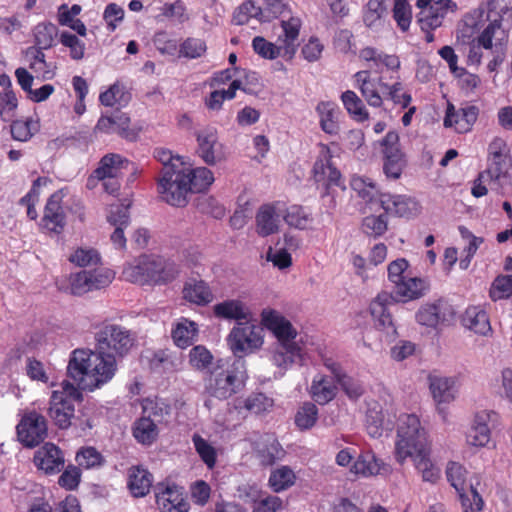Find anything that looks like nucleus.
<instances>
[{
  "instance_id": "7",
  "label": "nucleus",
  "mask_w": 512,
  "mask_h": 512,
  "mask_svg": "<svg viewBox=\"0 0 512 512\" xmlns=\"http://www.w3.org/2000/svg\"><path fill=\"white\" fill-rule=\"evenodd\" d=\"M228 345L235 356L251 353L263 345V329L249 320L235 325L228 337Z\"/></svg>"
},
{
  "instance_id": "26",
  "label": "nucleus",
  "mask_w": 512,
  "mask_h": 512,
  "mask_svg": "<svg viewBox=\"0 0 512 512\" xmlns=\"http://www.w3.org/2000/svg\"><path fill=\"white\" fill-rule=\"evenodd\" d=\"M429 388L438 405L448 404L456 398V381L452 377L430 376Z\"/></svg>"
},
{
  "instance_id": "48",
  "label": "nucleus",
  "mask_w": 512,
  "mask_h": 512,
  "mask_svg": "<svg viewBox=\"0 0 512 512\" xmlns=\"http://www.w3.org/2000/svg\"><path fill=\"white\" fill-rule=\"evenodd\" d=\"M341 100L347 112L357 121H365L369 118L368 112L362 100L354 91L347 90L341 95Z\"/></svg>"
},
{
  "instance_id": "55",
  "label": "nucleus",
  "mask_w": 512,
  "mask_h": 512,
  "mask_svg": "<svg viewBox=\"0 0 512 512\" xmlns=\"http://www.w3.org/2000/svg\"><path fill=\"white\" fill-rule=\"evenodd\" d=\"M213 355L203 345L194 346L189 352V364L198 371L207 369L212 363Z\"/></svg>"
},
{
  "instance_id": "14",
  "label": "nucleus",
  "mask_w": 512,
  "mask_h": 512,
  "mask_svg": "<svg viewBox=\"0 0 512 512\" xmlns=\"http://www.w3.org/2000/svg\"><path fill=\"white\" fill-rule=\"evenodd\" d=\"M314 179L322 183L329 193L332 186L342 187V178L339 170L332 163V155L327 146H321L318 158L313 167Z\"/></svg>"
},
{
  "instance_id": "17",
  "label": "nucleus",
  "mask_w": 512,
  "mask_h": 512,
  "mask_svg": "<svg viewBox=\"0 0 512 512\" xmlns=\"http://www.w3.org/2000/svg\"><path fill=\"white\" fill-rule=\"evenodd\" d=\"M64 194L58 190L50 196L44 210L42 226L50 233L61 234L64 230Z\"/></svg>"
},
{
  "instance_id": "47",
  "label": "nucleus",
  "mask_w": 512,
  "mask_h": 512,
  "mask_svg": "<svg viewBox=\"0 0 512 512\" xmlns=\"http://www.w3.org/2000/svg\"><path fill=\"white\" fill-rule=\"evenodd\" d=\"M39 128V121L32 117L16 120L11 124V135L17 141L26 142L38 132Z\"/></svg>"
},
{
  "instance_id": "44",
  "label": "nucleus",
  "mask_w": 512,
  "mask_h": 512,
  "mask_svg": "<svg viewBox=\"0 0 512 512\" xmlns=\"http://www.w3.org/2000/svg\"><path fill=\"white\" fill-rule=\"evenodd\" d=\"M295 481L294 471L283 465L271 471L268 483L274 492L279 493L293 486Z\"/></svg>"
},
{
  "instance_id": "28",
  "label": "nucleus",
  "mask_w": 512,
  "mask_h": 512,
  "mask_svg": "<svg viewBox=\"0 0 512 512\" xmlns=\"http://www.w3.org/2000/svg\"><path fill=\"white\" fill-rule=\"evenodd\" d=\"M213 313L217 318L226 320H245L252 318L250 309L238 299L225 300L213 306Z\"/></svg>"
},
{
  "instance_id": "50",
  "label": "nucleus",
  "mask_w": 512,
  "mask_h": 512,
  "mask_svg": "<svg viewBox=\"0 0 512 512\" xmlns=\"http://www.w3.org/2000/svg\"><path fill=\"white\" fill-rule=\"evenodd\" d=\"M192 442L201 460L209 469L214 468L217 459L216 449L199 434L192 436Z\"/></svg>"
},
{
  "instance_id": "19",
  "label": "nucleus",
  "mask_w": 512,
  "mask_h": 512,
  "mask_svg": "<svg viewBox=\"0 0 512 512\" xmlns=\"http://www.w3.org/2000/svg\"><path fill=\"white\" fill-rule=\"evenodd\" d=\"M34 464L46 474H55L61 471L64 463L61 449L53 443L47 442L34 454Z\"/></svg>"
},
{
  "instance_id": "16",
  "label": "nucleus",
  "mask_w": 512,
  "mask_h": 512,
  "mask_svg": "<svg viewBox=\"0 0 512 512\" xmlns=\"http://www.w3.org/2000/svg\"><path fill=\"white\" fill-rule=\"evenodd\" d=\"M262 321L266 328L276 337L277 344H297V330L292 323L275 310L263 311Z\"/></svg>"
},
{
  "instance_id": "39",
  "label": "nucleus",
  "mask_w": 512,
  "mask_h": 512,
  "mask_svg": "<svg viewBox=\"0 0 512 512\" xmlns=\"http://www.w3.org/2000/svg\"><path fill=\"white\" fill-rule=\"evenodd\" d=\"M143 416L152 419L157 425L167 422L171 406L163 399L160 398H147L142 402Z\"/></svg>"
},
{
  "instance_id": "15",
  "label": "nucleus",
  "mask_w": 512,
  "mask_h": 512,
  "mask_svg": "<svg viewBox=\"0 0 512 512\" xmlns=\"http://www.w3.org/2000/svg\"><path fill=\"white\" fill-rule=\"evenodd\" d=\"M197 154L208 165H214L222 156V145L217 129L211 126L196 132Z\"/></svg>"
},
{
  "instance_id": "64",
  "label": "nucleus",
  "mask_w": 512,
  "mask_h": 512,
  "mask_svg": "<svg viewBox=\"0 0 512 512\" xmlns=\"http://www.w3.org/2000/svg\"><path fill=\"white\" fill-rule=\"evenodd\" d=\"M36 47L40 49L50 48L56 36V28L53 24H38L34 30Z\"/></svg>"
},
{
  "instance_id": "6",
  "label": "nucleus",
  "mask_w": 512,
  "mask_h": 512,
  "mask_svg": "<svg viewBox=\"0 0 512 512\" xmlns=\"http://www.w3.org/2000/svg\"><path fill=\"white\" fill-rule=\"evenodd\" d=\"M96 349L103 354L123 356L134 344L130 331L117 324L103 325L95 334Z\"/></svg>"
},
{
  "instance_id": "23",
  "label": "nucleus",
  "mask_w": 512,
  "mask_h": 512,
  "mask_svg": "<svg viewBox=\"0 0 512 512\" xmlns=\"http://www.w3.org/2000/svg\"><path fill=\"white\" fill-rule=\"evenodd\" d=\"M255 454L261 465L272 466L284 458L285 450L274 435L266 434L256 442Z\"/></svg>"
},
{
  "instance_id": "46",
  "label": "nucleus",
  "mask_w": 512,
  "mask_h": 512,
  "mask_svg": "<svg viewBox=\"0 0 512 512\" xmlns=\"http://www.w3.org/2000/svg\"><path fill=\"white\" fill-rule=\"evenodd\" d=\"M101 259L99 251L89 246L77 247L68 257L69 262L78 267L96 266L101 263Z\"/></svg>"
},
{
  "instance_id": "3",
  "label": "nucleus",
  "mask_w": 512,
  "mask_h": 512,
  "mask_svg": "<svg viewBox=\"0 0 512 512\" xmlns=\"http://www.w3.org/2000/svg\"><path fill=\"white\" fill-rule=\"evenodd\" d=\"M179 269L168 259L155 255H142L127 264L122 272L125 280L140 285L167 283L175 279Z\"/></svg>"
},
{
  "instance_id": "11",
  "label": "nucleus",
  "mask_w": 512,
  "mask_h": 512,
  "mask_svg": "<svg viewBox=\"0 0 512 512\" xmlns=\"http://www.w3.org/2000/svg\"><path fill=\"white\" fill-rule=\"evenodd\" d=\"M381 146L384 154V174L393 180L400 178L406 162L400 150L398 133L389 131L382 139Z\"/></svg>"
},
{
  "instance_id": "60",
  "label": "nucleus",
  "mask_w": 512,
  "mask_h": 512,
  "mask_svg": "<svg viewBox=\"0 0 512 512\" xmlns=\"http://www.w3.org/2000/svg\"><path fill=\"white\" fill-rule=\"evenodd\" d=\"M393 17L402 31L409 29L412 12L407 0H394Z\"/></svg>"
},
{
  "instance_id": "10",
  "label": "nucleus",
  "mask_w": 512,
  "mask_h": 512,
  "mask_svg": "<svg viewBox=\"0 0 512 512\" xmlns=\"http://www.w3.org/2000/svg\"><path fill=\"white\" fill-rule=\"evenodd\" d=\"M16 430L19 442L27 448H33L46 438L47 423L44 416L36 411H30L22 416Z\"/></svg>"
},
{
  "instance_id": "49",
  "label": "nucleus",
  "mask_w": 512,
  "mask_h": 512,
  "mask_svg": "<svg viewBox=\"0 0 512 512\" xmlns=\"http://www.w3.org/2000/svg\"><path fill=\"white\" fill-rule=\"evenodd\" d=\"M155 158L162 163V175L166 172L174 173L179 170L187 169V164L178 155H173L172 151L164 148H157L154 151Z\"/></svg>"
},
{
  "instance_id": "42",
  "label": "nucleus",
  "mask_w": 512,
  "mask_h": 512,
  "mask_svg": "<svg viewBox=\"0 0 512 512\" xmlns=\"http://www.w3.org/2000/svg\"><path fill=\"white\" fill-rule=\"evenodd\" d=\"M185 175L188 176L191 192H203L207 190L214 182L212 171L206 167L190 169L189 165H187Z\"/></svg>"
},
{
  "instance_id": "61",
  "label": "nucleus",
  "mask_w": 512,
  "mask_h": 512,
  "mask_svg": "<svg viewBox=\"0 0 512 512\" xmlns=\"http://www.w3.org/2000/svg\"><path fill=\"white\" fill-rule=\"evenodd\" d=\"M261 14V8L256 6L253 1L248 0L240 5L234 12L233 22L236 25H244L248 23L251 18H258Z\"/></svg>"
},
{
  "instance_id": "58",
  "label": "nucleus",
  "mask_w": 512,
  "mask_h": 512,
  "mask_svg": "<svg viewBox=\"0 0 512 512\" xmlns=\"http://www.w3.org/2000/svg\"><path fill=\"white\" fill-rule=\"evenodd\" d=\"M512 295V276H498L492 283L490 288V297L497 301L508 298Z\"/></svg>"
},
{
  "instance_id": "9",
  "label": "nucleus",
  "mask_w": 512,
  "mask_h": 512,
  "mask_svg": "<svg viewBox=\"0 0 512 512\" xmlns=\"http://www.w3.org/2000/svg\"><path fill=\"white\" fill-rule=\"evenodd\" d=\"M447 479L459 493L464 512H479L483 508V500L477 490L471 485L469 495L464 493L466 470L457 463L450 462L446 469Z\"/></svg>"
},
{
  "instance_id": "20",
  "label": "nucleus",
  "mask_w": 512,
  "mask_h": 512,
  "mask_svg": "<svg viewBox=\"0 0 512 512\" xmlns=\"http://www.w3.org/2000/svg\"><path fill=\"white\" fill-rule=\"evenodd\" d=\"M280 217L279 203L261 205L255 216L257 234L267 237L277 233L280 228Z\"/></svg>"
},
{
  "instance_id": "37",
  "label": "nucleus",
  "mask_w": 512,
  "mask_h": 512,
  "mask_svg": "<svg viewBox=\"0 0 512 512\" xmlns=\"http://www.w3.org/2000/svg\"><path fill=\"white\" fill-rule=\"evenodd\" d=\"M156 503L161 512H188L189 508L181 494L171 488L157 493Z\"/></svg>"
},
{
  "instance_id": "22",
  "label": "nucleus",
  "mask_w": 512,
  "mask_h": 512,
  "mask_svg": "<svg viewBox=\"0 0 512 512\" xmlns=\"http://www.w3.org/2000/svg\"><path fill=\"white\" fill-rule=\"evenodd\" d=\"M303 360V349L297 344H277L272 350L271 361L280 372V376L290 369L294 364Z\"/></svg>"
},
{
  "instance_id": "57",
  "label": "nucleus",
  "mask_w": 512,
  "mask_h": 512,
  "mask_svg": "<svg viewBox=\"0 0 512 512\" xmlns=\"http://www.w3.org/2000/svg\"><path fill=\"white\" fill-rule=\"evenodd\" d=\"M273 406V399L263 393H256L244 400V408L251 413L261 414L269 411Z\"/></svg>"
},
{
  "instance_id": "59",
  "label": "nucleus",
  "mask_w": 512,
  "mask_h": 512,
  "mask_svg": "<svg viewBox=\"0 0 512 512\" xmlns=\"http://www.w3.org/2000/svg\"><path fill=\"white\" fill-rule=\"evenodd\" d=\"M362 229L369 236H381L387 230V218L384 214L367 216L363 219Z\"/></svg>"
},
{
  "instance_id": "24",
  "label": "nucleus",
  "mask_w": 512,
  "mask_h": 512,
  "mask_svg": "<svg viewBox=\"0 0 512 512\" xmlns=\"http://www.w3.org/2000/svg\"><path fill=\"white\" fill-rule=\"evenodd\" d=\"M452 315L451 308L443 301L425 304L416 313V320L420 325L436 328L439 324L448 320Z\"/></svg>"
},
{
  "instance_id": "53",
  "label": "nucleus",
  "mask_w": 512,
  "mask_h": 512,
  "mask_svg": "<svg viewBox=\"0 0 512 512\" xmlns=\"http://www.w3.org/2000/svg\"><path fill=\"white\" fill-rule=\"evenodd\" d=\"M318 418V409L311 402L304 403L295 416V424L301 430H307L313 427Z\"/></svg>"
},
{
  "instance_id": "12",
  "label": "nucleus",
  "mask_w": 512,
  "mask_h": 512,
  "mask_svg": "<svg viewBox=\"0 0 512 512\" xmlns=\"http://www.w3.org/2000/svg\"><path fill=\"white\" fill-rule=\"evenodd\" d=\"M498 415L491 410H482L474 415L466 433V442L473 447H485L491 440V429L497 422Z\"/></svg>"
},
{
  "instance_id": "13",
  "label": "nucleus",
  "mask_w": 512,
  "mask_h": 512,
  "mask_svg": "<svg viewBox=\"0 0 512 512\" xmlns=\"http://www.w3.org/2000/svg\"><path fill=\"white\" fill-rule=\"evenodd\" d=\"M393 302L392 294L382 292L370 304V311L373 317L374 326L382 331L386 340H391L396 335V328L388 306Z\"/></svg>"
},
{
  "instance_id": "52",
  "label": "nucleus",
  "mask_w": 512,
  "mask_h": 512,
  "mask_svg": "<svg viewBox=\"0 0 512 512\" xmlns=\"http://www.w3.org/2000/svg\"><path fill=\"white\" fill-rule=\"evenodd\" d=\"M61 389L54 390L50 398L48 413L59 427L64 425V383Z\"/></svg>"
},
{
  "instance_id": "8",
  "label": "nucleus",
  "mask_w": 512,
  "mask_h": 512,
  "mask_svg": "<svg viewBox=\"0 0 512 512\" xmlns=\"http://www.w3.org/2000/svg\"><path fill=\"white\" fill-rule=\"evenodd\" d=\"M187 169L174 173L166 172L159 179L158 190L162 199L172 206L183 207L187 203V195L190 190Z\"/></svg>"
},
{
  "instance_id": "1",
  "label": "nucleus",
  "mask_w": 512,
  "mask_h": 512,
  "mask_svg": "<svg viewBox=\"0 0 512 512\" xmlns=\"http://www.w3.org/2000/svg\"><path fill=\"white\" fill-rule=\"evenodd\" d=\"M67 371L83 389L93 391L113 378L116 360L112 354L76 349L69 360Z\"/></svg>"
},
{
  "instance_id": "38",
  "label": "nucleus",
  "mask_w": 512,
  "mask_h": 512,
  "mask_svg": "<svg viewBox=\"0 0 512 512\" xmlns=\"http://www.w3.org/2000/svg\"><path fill=\"white\" fill-rule=\"evenodd\" d=\"M352 472L362 476H372L380 474L386 470L384 462L377 459L376 456L368 451L357 458L352 466Z\"/></svg>"
},
{
  "instance_id": "25",
  "label": "nucleus",
  "mask_w": 512,
  "mask_h": 512,
  "mask_svg": "<svg viewBox=\"0 0 512 512\" xmlns=\"http://www.w3.org/2000/svg\"><path fill=\"white\" fill-rule=\"evenodd\" d=\"M380 203L386 213L399 217H411L419 212L418 203L414 199L402 195H381Z\"/></svg>"
},
{
  "instance_id": "43",
  "label": "nucleus",
  "mask_w": 512,
  "mask_h": 512,
  "mask_svg": "<svg viewBox=\"0 0 512 512\" xmlns=\"http://www.w3.org/2000/svg\"><path fill=\"white\" fill-rule=\"evenodd\" d=\"M505 40L506 34L500 19L492 20L478 37L479 44L485 49H492L496 43L499 45Z\"/></svg>"
},
{
  "instance_id": "21",
  "label": "nucleus",
  "mask_w": 512,
  "mask_h": 512,
  "mask_svg": "<svg viewBox=\"0 0 512 512\" xmlns=\"http://www.w3.org/2000/svg\"><path fill=\"white\" fill-rule=\"evenodd\" d=\"M130 118L121 111H116L110 116L99 118L96 129L107 134H118L122 138L134 140L137 134L129 128Z\"/></svg>"
},
{
  "instance_id": "2",
  "label": "nucleus",
  "mask_w": 512,
  "mask_h": 512,
  "mask_svg": "<svg viewBox=\"0 0 512 512\" xmlns=\"http://www.w3.org/2000/svg\"><path fill=\"white\" fill-rule=\"evenodd\" d=\"M248 378L246 361L242 356L231 363L219 361L205 383L206 392L219 400H226L239 393Z\"/></svg>"
},
{
  "instance_id": "32",
  "label": "nucleus",
  "mask_w": 512,
  "mask_h": 512,
  "mask_svg": "<svg viewBox=\"0 0 512 512\" xmlns=\"http://www.w3.org/2000/svg\"><path fill=\"white\" fill-rule=\"evenodd\" d=\"M463 325L471 331L480 335H487L491 326L487 313L480 307L472 306L466 309L463 318Z\"/></svg>"
},
{
  "instance_id": "30",
  "label": "nucleus",
  "mask_w": 512,
  "mask_h": 512,
  "mask_svg": "<svg viewBox=\"0 0 512 512\" xmlns=\"http://www.w3.org/2000/svg\"><path fill=\"white\" fill-rule=\"evenodd\" d=\"M395 416L385 415L381 410L371 408L366 414V429L372 438H380L384 433L392 431Z\"/></svg>"
},
{
  "instance_id": "35",
  "label": "nucleus",
  "mask_w": 512,
  "mask_h": 512,
  "mask_svg": "<svg viewBox=\"0 0 512 512\" xmlns=\"http://www.w3.org/2000/svg\"><path fill=\"white\" fill-rule=\"evenodd\" d=\"M198 326L195 322L181 318L172 330V338L179 348H187L196 340Z\"/></svg>"
},
{
  "instance_id": "56",
  "label": "nucleus",
  "mask_w": 512,
  "mask_h": 512,
  "mask_svg": "<svg viewBox=\"0 0 512 512\" xmlns=\"http://www.w3.org/2000/svg\"><path fill=\"white\" fill-rule=\"evenodd\" d=\"M70 292L76 296H82L91 290L90 272L82 270L72 273L69 277Z\"/></svg>"
},
{
  "instance_id": "41",
  "label": "nucleus",
  "mask_w": 512,
  "mask_h": 512,
  "mask_svg": "<svg viewBox=\"0 0 512 512\" xmlns=\"http://www.w3.org/2000/svg\"><path fill=\"white\" fill-rule=\"evenodd\" d=\"M124 164H127V161L121 155L107 154L100 160L98 168L94 171L95 176L100 180L116 178Z\"/></svg>"
},
{
  "instance_id": "27",
  "label": "nucleus",
  "mask_w": 512,
  "mask_h": 512,
  "mask_svg": "<svg viewBox=\"0 0 512 512\" xmlns=\"http://www.w3.org/2000/svg\"><path fill=\"white\" fill-rule=\"evenodd\" d=\"M451 0H438L429 7H424L418 14L422 30H433L441 26Z\"/></svg>"
},
{
  "instance_id": "40",
  "label": "nucleus",
  "mask_w": 512,
  "mask_h": 512,
  "mask_svg": "<svg viewBox=\"0 0 512 512\" xmlns=\"http://www.w3.org/2000/svg\"><path fill=\"white\" fill-rule=\"evenodd\" d=\"M429 453L428 446L423 448V451H416L409 458L413 459L415 467L421 473L423 480L434 483L439 479L440 471L430 460Z\"/></svg>"
},
{
  "instance_id": "54",
  "label": "nucleus",
  "mask_w": 512,
  "mask_h": 512,
  "mask_svg": "<svg viewBox=\"0 0 512 512\" xmlns=\"http://www.w3.org/2000/svg\"><path fill=\"white\" fill-rule=\"evenodd\" d=\"M130 205V202L111 204L107 214V221L112 226L127 227L130 223Z\"/></svg>"
},
{
  "instance_id": "4",
  "label": "nucleus",
  "mask_w": 512,
  "mask_h": 512,
  "mask_svg": "<svg viewBox=\"0 0 512 512\" xmlns=\"http://www.w3.org/2000/svg\"><path fill=\"white\" fill-rule=\"evenodd\" d=\"M428 446L427 433L418 416L401 414L397 419L396 460L402 464L416 451H423Z\"/></svg>"
},
{
  "instance_id": "36",
  "label": "nucleus",
  "mask_w": 512,
  "mask_h": 512,
  "mask_svg": "<svg viewBox=\"0 0 512 512\" xmlns=\"http://www.w3.org/2000/svg\"><path fill=\"white\" fill-rule=\"evenodd\" d=\"M316 112L320 118V126L322 130L330 135L337 134L339 131L338 110L335 103L330 101H322L318 103Z\"/></svg>"
},
{
  "instance_id": "45",
  "label": "nucleus",
  "mask_w": 512,
  "mask_h": 512,
  "mask_svg": "<svg viewBox=\"0 0 512 512\" xmlns=\"http://www.w3.org/2000/svg\"><path fill=\"white\" fill-rule=\"evenodd\" d=\"M157 424L148 417L142 416L134 424L133 436L135 439L144 445L152 444L158 436Z\"/></svg>"
},
{
  "instance_id": "33",
  "label": "nucleus",
  "mask_w": 512,
  "mask_h": 512,
  "mask_svg": "<svg viewBox=\"0 0 512 512\" xmlns=\"http://www.w3.org/2000/svg\"><path fill=\"white\" fill-rule=\"evenodd\" d=\"M337 393V387L324 375H316L311 383L310 394L315 402L325 405L332 401Z\"/></svg>"
},
{
  "instance_id": "51",
  "label": "nucleus",
  "mask_w": 512,
  "mask_h": 512,
  "mask_svg": "<svg viewBox=\"0 0 512 512\" xmlns=\"http://www.w3.org/2000/svg\"><path fill=\"white\" fill-rule=\"evenodd\" d=\"M283 219L287 225L301 230L306 229L312 221L310 214L297 205L287 208Z\"/></svg>"
},
{
  "instance_id": "5",
  "label": "nucleus",
  "mask_w": 512,
  "mask_h": 512,
  "mask_svg": "<svg viewBox=\"0 0 512 512\" xmlns=\"http://www.w3.org/2000/svg\"><path fill=\"white\" fill-rule=\"evenodd\" d=\"M301 20L297 17H289L288 20L281 21V34L278 35L277 41L280 43L276 45L267 41L262 36H256L252 40V47L255 53L265 59L273 60L281 55L284 51V56L292 58L299 46V34L301 28Z\"/></svg>"
},
{
  "instance_id": "34",
  "label": "nucleus",
  "mask_w": 512,
  "mask_h": 512,
  "mask_svg": "<svg viewBox=\"0 0 512 512\" xmlns=\"http://www.w3.org/2000/svg\"><path fill=\"white\" fill-rule=\"evenodd\" d=\"M183 297L187 301L206 305L213 300V294L209 286L202 280H190L183 288Z\"/></svg>"
},
{
  "instance_id": "18",
  "label": "nucleus",
  "mask_w": 512,
  "mask_h": 512,
  "mask_svg": "<svg viewBox=\"0 0 512 512\" xmlns=\"http://www.w3.org/2000/svg\"><path fill=\"white\" fill-rule=\"evenodd\" d=\"M478 113V108L473 105L456 110L452 104H449L444 118V126L453 127L458 133H467L476 122Z\"/></svg>"
},
{
  "instance_id": "31",
  "label": "nucleus",
  "mask_w": 512,
  "mask_h": 512,
  "mask_svg": "<svg viewBox=\"0 0 512 512\" xmlns=\"http://www.w3.org/2000/svg\"><path fill=\"white\" fill-rule=\"evenodd\" d=\"M152 474L141 466L129 470L128 487L134 497H144L152 486Z\"/></svg>"
},
{
  "instance_id": "29",
  "label": "nucleus",
  "mask_w": 512,
  "mask_h": 512,
  "mask_svg": "<svg viewBox=\"0 0 512 512\" xmlns=\"http://www.w3.org/2000/svg\"><path fill=\"white\" fill-rule=\"evenodd\" d=\"M427 289L423 279L417 277H406L394 286L393 301L407 302L423 296Z\"/></svg>"
},
{
  "instance_id": "63",
  "label": "nucleus",
  "mask_w": 512,
  "mask_h": 512,
  "mask_svg": "<svg viewBox=\"0 0 512 512\" xmlns=\"http://www.w3.org/2000/svg\"><path fill=\"white\" fill-rule=\"evenodd\" d=\"M75 460L80 467L90 469L100 466L103 457L95 448L85 447L77 452Z\"/></svg>"
},
{
  "instance_id": "62",
  "label": "nucleus",
  "mask_w": 512,
  "mask_h": 512,
  "mask_svg": "<svg viewBox=\"0 0 512 512\" xmlns=\"http://www.w3.org/2000/svg\"><path fill=\"white\" fill-rule=\"evenodd\" d=\"M380 86L385 89L389 99H391L394 104L400 105L402 108L409 106L412 97L409 93L403 91V86L400 82H395L392 85L380 82Z\"/></svg>"
}]
</instances>
